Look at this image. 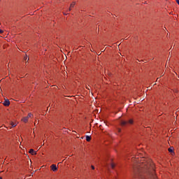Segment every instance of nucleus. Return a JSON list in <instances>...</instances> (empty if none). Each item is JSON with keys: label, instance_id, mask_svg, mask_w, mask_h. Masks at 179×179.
I'll return each instance as SVG.
<instances>
[{"label": "nucleus", "instance_id": "nucleus-3", "mask_svg": "<svg viewBox=\"0 0 179 179\" xmlns=\"http://www.w3.org/2000/svg\"><path fill=\"white\" fill-rule=\"evenodd\" d=\"M51 169L52 171H57L58 170V168L57 167V165L52 164L51 165Z\"/></svg>", "mask_w": 179, "mask_h": 179}, {"label": "nucleus", "instance_id": "nucleus-14", "mask_svg": "<svg viewBox=\"0 0 179 179\" xmlns=\"http://www.w3.org/2000/svg\"><path fill=\"white\" fill-rule=\"evenodd\" d=\"M3 33V31L2 29H0V34H2Z\"/></svg>", "mask_w": 179, "mask_h": 179}, {"label": "nucleus", "instance_id": "nucleus-19", "mask_svg": "<svg viewBox=\"0 0 179 179\" xmlns=\"http://www.w3.org/2000/svg\"><path fill=\"white\" fill-rule=\"evenodd\" d=\"M158 80H159V78L157 79V81H158Z\"/></svg>", "mask_w": 179, "mask_h": 179}, {"label": "nucleus", "instance_id": "nucleus-20", "mask_svg": "<svg viewBox=\"0 0 179 179\" xmlns=\"http://www.w3.org/2000/svg\"><path fill=\"white\" fill-rule=\"evenodd\" d=\"M0 179H2V177H0Z\"/></svg>", "mask_w": 179, "mask_h": 179}, {"label": "nucleus", "instance_id": "nucleus-11", "mask_svg": "<svg viewBox=\"0 0 179 179\" xmlns=\"http://www.w3.org/2000/svg\"><path fill=\"white\" fill-rule=\"evenodd\" d=\"M11 125L13 127H16V125H17L16 123H13V122H11Z\"/></svg>", "mask_w": 179, "mask_h": 179}, {"label": "nucleus", "instance_id": "nucleus-21", "mask_svg": "<svg viewBox=\"0 0 179 179\" xmlns=\"http://www.w3.org/2000/svg\"><path fill=\"white\" fill-rule=\"evenodd\" d=\"M64 15H66V13H64Z\"/></svg>", "mask_w": 179, "mask_h": 179}, {"label": "nucleus", "instance_id": "nucleus-7", "mask_svg": "<svg viewBox=\"0 0 179 179\" xmlns=\"http://www.w3.org/2000/svg\"><path fill=\"white\" fill-rule=\"evenodd\" d=\"M22 121H23V122H27V121H29V117H24L22 118Z\"/></svg>", "mask_w": 179, "mask_h": 179}, {"label": "nucleus", "instance_id": "nucleus-18", "mask_svg": "<svg viewBox=\"0 0 179 179\" xmlns=\"http://www.w3.org/2000/svg\"><path fill=\"white\" fill-rule=\"evenodd\" d=\"M103 51H106V50H104V49H102V52H103Z\"/></svg>", "mask_w": 179, "mask_h": 179}, {"label": "nucleus", "instance_id": "nucleus-17", "mask_svg": "<svg viewBox=\"0 0 179 179\" xmlns=\"http://www.w3.org/2000/svg\"><path fill=\"white\" fill-rule=\"evenodd\" d=\"M91 167H92V170H94V166H92Z\"/></svg>", "mask_w": 179, "mask_h": 179}, {"label": "nucleus", "instance_id": "nucleus-10", "mask_svg": "<svg viewBox=\"0 0 179 179\" xmlns=\"http://www.w3.org/2000/svg\"><path fill=\"white\" fill-rule=\"evenodd\" d=\"M27 117H28V118H31V117H33V114L29 113L28 116H27Z\"/></svg>", "mask_w": 179, "mask_h": 179}, {"label": "nucleus", "instance_id": "nucleus-15", "mask_svg": "<svg viewBox=\"0 0 179 179\" xmlns=\"http://www.w3.org/2000/svg\"><path fill=\"white\" fill-rule=\"evenodd\" d=\"M24 59L25 61H27V55H26V57H24Z\"/></svg>", "mask_w": 179, "mask_h": 179}, {"label": "nucleus", "instance_id": "nucleus-6", "mask_svg": "<svg viewBox=\"0 0 179 179\" xmlns=\"http://www.w3.org/2000/svg\"><path fill=\"white\" fill-rule=\"evenodd\" d=\"M29 153H30L31 155H37V152H36V151H34V150L33 149H30Z\"/></svg>", "mask_w": 179, "mask_h": 179}, {"label": "nucleus", "instance_id": "nucleus-13", "mask_svg": "<svg viewBox=\"0 0 179 179\" xmlns=\"http://www.w3.org/2000/svg\"><path fill=\"white\" fill-rule=\"evenodd\" d=\"M86 89H87L88 90H90V87L89 85L86 86Z\"/></svg>", "mask_w": 179, "mask_h": 179}, {"label": "nucleus", "instance_id": "nucleus-4", "mask_svg": "<svg viewBox=\"0 0 179 179\" xmlns=\"http://www.w3.org/2000/svg\"><path fill=\"white\" fill-rule=\"evenodd\" d=\"M10 104V101H9V99H6L3 102V106H6V107Z\"/></svg>", "mask_w": 179, "mask_h": 179}, {"label": "nucleus", "instance_id": "nucleus-5", "mask_svg": "<svg viewBox=\"0 0 179 179\" xmlns=\"http://www.w3.org/2000/svg\"><path fill=\"white\" fill-rule=\"evenodd\" d=\"M76 5V3L75 1H73L72 3L70 5V8L69 9V11L71 12V8H73Z\"/></svg>", "mask_w": 179, "mask_h": 179}, {"label": "nucleus", "instance_id": "nucleus-2", "mask_svg": "<svg viewBox=\"0 0 179 179\" xmlns=\"http://www.w3.org/2000/svg\"><path fill=\"white\" fill-rule=\"evenodd\" d=\"M120 124H121L122 127H125V125H127V124H134V120L130 119L128 122L122 121Z\"/></svg>", "mask_w": 179, "mask_h": 179}, {"label": "nucleus", "instance_id": "nucleus-16", "mask_svg": "<svg viewBox=\"0 0 179 179\" xmlns=\"http://www.w3.org/2000/svg\"><path fill=\"white\" fill-rule=\"evenodd\" d=\"M118 132H121V129H117Z\"/></svg>", "mask_w": 179, "mask_h": 179}, {"label": "nucleus", "instance_id": "nucleus-8", "mask_svg": "<svg viewBox=\"0 0 179 179\" xmlns=\"http://www.w3.org/2000/svg\"><path fill=\"white\" fill-rule=\"evenodd\" d=\"M87 142H90L92 141V137L90 136H86Z\"/></svg>", "mask_w": 179, "mask_h": 179}, {"label": "nucleus", "instance_id": "nucleus-1", "mask_svg": "<svg viewBox=\"0 0 179 179\" xmlns=\"http://www.w3.org/2000/svg\"><path fill=\"white\" fill-rule=\"evenodd\" d=\"M134 171L136 175L141 174V173L145 172L148 174V176L140 175L138 179H153V173H150L149 166L146 164H143L141 166H134Z\"/></svg>", "mask_w": 179, "mask_h": 179}, {"label": "nucleus", "instance_id": "nucleus-12", "mask_svg": "<svg viewBox=\"0 0 179 179\" xmlns=\"http://www.w3.org/2000/svg\"><path fill=\"white\" fill-rule=\"evenodd\" d=\"M111 167H112V169H114V167H115V164H111Z\"/></svg>", "mask_w": 179, "mask_h": 179}, {"label": "nucleus", "instance_id": "nucleus-9", "mask_svg": "<svg viewBox=\"0 0 179 179\" xmlns=\"http://www.w3.org/2000/svg\"><path fill=\"white\" fill-rule=\"evenodd\" d=\"M169 152L170 153H174V150H173V148H169Z\"/></svg>", "mask_w": 179, "mask_h": 179}]
</instances>
